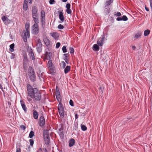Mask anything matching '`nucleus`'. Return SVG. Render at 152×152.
Returning <instances> with one entry per match:
<instances>
[{"instance_id": "8fccbe9b", "label": "nucleus", "mask_w": 152, "mask_h": 152, "mask_svg": "<svg viewBox=\"0 0 152 152\" xmlns=\"http://www.w3.org/2000/svg\"><path fill=\"white\" fill-rule=\"evenodd\" d=\"M16 152H21V149L20 148H17Z\"/></svg>"}, {"instance_id": "f704fd0d", "label": "nucleus", "mask_w": 152, "mask_h": 152, "mask_svg": "<svg viewBox=\"0 0 152 152\" xmlns=\"http://www.w3.org/2000/svg\"><path fill=\"white\" fill-rule=\"evenodd\" d=\"M41 17H45V13L44 11L41 12Z\"/></svg>"}, {"instance_id": "3c124183", "label": "nucleus", "mask_w": 152, "mask_h": 152, "mask_svg": "<svg viewBox=\"0 0 152 152\" xmlns=\"http://www.w3.org/2000/svg\"><path fill=\"white\" fill-rule=\"evenodd\" d=\"M37 152H42V151L41 148H39L37 151Z\"/></svg>"}, {"instance_id": "69168bd1", "label": "nucleus", "mask_w": 152, "mask_h": 152, "mask_svg": "<svg viewBox=\"0 0 152 152\" xmlns=\"http://www.w3.org/2000/svg\"><path fill=\"white\" fill-rule=\"evenodd\" d=\"M64 55L66 57H67V54H64Z\"/></svg>"}, {"instance_id": "cd10ccee", "label": "nucleus", "mask_w": 152, "mask_h": 152, "mask_svg": "<svg viewBox=\"0 0 152 152\" xmlns=\"http://www.w3.org/2000/svg\"><path fill=\"white\" fill-rule=\"evenodd\" d=\"M81 128L82 130L85 131L87 130L86 127L84 125H81Z\"/></svg>"}, {"instance_id": "bb28decb", "label": "nucleus", "mask_w": 152, "mask_h": 152, "mask_svg": "<svg viewBox=\"0 0 152 152\" xmlns=\"http://www.w3.org/2000/svg\"><path fill=\"white\" fill-rule=\"evenodd\" d=\"M34 133L33 131H31L29 134V137L30 138H32L34 136Z\"/></svg>"}, {"instance_id": "680f3d73", "label": "nucleus", "mask_w": 152, "mask_h": 152, "mask_svg": "<svg viewBox=\"0 0 152 152\" xmlns=\"http://www.w3.org/2000/svg\"><path fill=\"white\" fill-rule=\"evenodd\" d=\"M49 141L48 140L46 142V143L47 145H48L49 144Z\"/></svg>"}, {"instance_id": "1a4fd4ad", "label": "nucleus", "mask_w": 152, "mask_h": 152, "mask_svg": "<svg viewBox=\"0 0 152 152\" xmlns=\"http://www.w3.org/2000/svg\"><path fill=\"white\" fill-rule=\"evenodd\" d=\"M32 17H37V9L35 7H33L32 9Z\"/></svg>"}, {"instance_id": "0e129e2a", "label": "nucleus", "mask_w": 152, "mask_h": 152, "mask_svg": "<svg viewBox=\"0 0 152 152\" xmlns=\"http://www.w3.org/2000/svg\"><path fill=\"white\" fill-rule=\"evenodd\" d=\"M67 0H62V1L63 2H66L67 1Z\"/></svg>"}, {"instance_id": "c756f323", "label": "nucleus", "mask_w": 152, "mask_h": 152, "mask_svg": "<svg viewBox=\"0 0 152 152\" xmlns=\"http://www.w3.org/2000/svg\"><path fill=\"white\" fill-rule=\"evenodd\" d=\"M128 18L126 15H123L122 17V20L126 21L128 20Z\"/></svg>"}, {"instance_id": "5fc2aeb1", "label": "nucleus", "mask_w": 152, "mask_h": 152, "mask_svg": "<svg viewBox=\"0 0 152 152\" xmlns=\"http://www.w3.org/2000/svg\"><path fill=\"white\" fill-rule=\"evenodd\" d=\"M60 95V93L59 91H56V96Z\"/></svg>"}, {"instance_id": "f03ea898", "label": "nucleus", "mask_w": 152, "mask_h": 152, "mask_svg": "<svg viewBox=\"0 0 152 152\" xmlns=\"http://www.w3.org/2000/svg\"><path fill=\"white\" fill-rule=\"evenodd\" d=\"M29 28V25H26V30H23V33L21 34L23 39L25 42H27V38L29 37L30 36Z\"/></svg>"}, {"instance_id": "37998d69", "label": "nucleus", "mask_w": 152, "mask_h": 152, "mask_svg": "<svg viewBox=\"0 0 152 152\" xmlns=\"http://www.w3.org/2000/svg\"><path fill=\"white\" fill-rule=\"evenodd\" d=\"M45 17H41V20L42 23H45Z\"/></svg>"}, {"instance_id": "4c0bfd02", "label": "nucleus", "mask_w": 152, "mask_h": 152, "mask_svg": "<svg viewBox=\"0 0 152 152\" xmlns=\"http://www.w3.org/2000/svg\"><path fill=\"white\" fill-rule=\"evenodd\" d=\"M121 13L119 12H118L117 13H115L114 14V15L116 17L118 16H121Z\"/></svg>"}, {"instance_id": "39448f33", "label": "nucleus", "mask_w": 152, "mask_h": 152, "mask_svg": "<svg viewBox=\"0 0 152 152\" xmlns=\"http://www.w3.org/2000/svg\"><path fill=\"white\" fill-rule=\"evenodd\" d=\"M39 32L38 25L34 24L32 26V32L35 34H37Z\"/></svg>"}, {"instance_id": "49530a36", "label": "nucleus", "mask_w": 152, "mask_h": 152, "mask_svg": "<svg viewBox=\"0 0 152 152\" xmlns=\"http://www.w3.org/2000/svg\"><path fill=\"white\" fill-rule=\"evenodd\" d=\"M32 0H25L24 1L27 2H28L30 4H31L32 2Z\"/></svg>"}, {"instance_id": "f3484780", "label": "nucleus", "mask_w": 152, "mask_h": 152, "mask_svg": "<svg viewBox=\"0 0 152 152\" xmlns=\"http://www.w3.org/2000/svg\"><path fill=\"white\" fill-rule=\"evenodd\" d=\"M51 36L55 39H56L59 37V34L58 33L54 32L52 34Z\"/></svg>"}, {"instance_id": "f257e3e1", "label": "nucleus", "mask_w": 152, "mask_h": 152, "mask_svg": "<svg viewBox=\"0 0 152 152\" xmlns=\"http://www.w3.org/2000/svg\"><path fill=\"white\" fill-rule=\"evenodd\" d=\"M27 88V98L29 102L32 101V99L34 101H39L41 99V94L38 89L33 88L30 84H28Z\"/></svg>"}, {"instance_id": "20e7f679", "label": "nucleus", "mask_w": 152, "mask_h": 152, "mask_svg": "<svg viewBox=\"0 0 152 152\" xmlns=\"http://www.w3.org/2000/svg\"><path fill=\"white\" fill-rule=\"evenodd\" d=\"M58 109L61 118H63L64 114V108L63 107V105L61 102H59V103Z\"/></svg>"}, {"instance_id": "9d476101", "label": "nucleus", "mask_w": 152, "mask_h": 152, "mask_svg": "<svg viewBox=\"0 0 152 152\" xmlns=\"http://www.w3.org/2000/svg\"><path fill=\"white\" fill-rule=\"evenodd\" d=\"M59 13V18L61 22H63L64 20V17L63 16V12H62L59 11H58Z\"/></svg>"}, {"instance_id": "aec40b11", "label": "nucleus", "mask_w": 152, "mask_h": 152, "mask_svg": "<svg viewBox=\"0 0 152 152\" xmlns=\"http://www.w3.org/2000/svg\"><path fill=\"white\" fill-rule=\"evenodd\" d=\"M70 66H67L64 70L65 73L66 74L67 73L70 71Z\"/></svg>"}, {"instance_id": "c03bdc74", "label": "nucleus", "mask_w": 152, "mask_h": 152, "mask_svg": "<svg viewBox=\"0 0 152 152\" xmlns=\"http://www.w3.org/2000/svg\"><path fill=\"white\" fill-rule=\"evenodd\" d=\"M55 2L54 0H50L49 1V3L50 4H53Z\"/></svg>"}, {"instance_id": "423d86ee", "label": "nucleus", "mask_w": 152, "mask_h": 152, "mask_svg": "<svg viewBox=\"0 0 152 152\" xmlns=\"http://www.w3.org/2000/svg\"><path fill=\"white\" fill-rule=\"evenodd\" d=\"M48 67L49 68L50 71V73H52L54 72V67L53 66L52 61L51 60H50L48 61Z\"/></svg>"}, {"instance_id": "6e6552de", "label": "nucleus", "mask_w": 152, "mask_h": 152, "mask_svg": "<svg viewBox=\"0 0 152 152\" xmlns=\"http://www.w3.org/2000/svg\"><path fill=\"white\" fill-rule=\"evenodd\" d=\"M45 119L44 117L43 116L40 117L39 118V126H43L45 124Z\"/></svg>"}, {"instance_id": "4be33fe9", "label": "nucleus", "mask_w": 152, "mask_h": 152, "mask_svg": "<svg viewBox=\"0 0 152 152\" xmlns=\"http://www.w3.org/2000/svg\"><path fill=\"white\" fill-rule=\"evenodd\" d=\"M141 35H142V34H141V32H138L137 33H136L135 34V36H134V38L136 39H137L138 38H139L141 36Z\"/></svg>"}, {"instance_id": "864d4df0", "label": "nucleus", "mask_w": 152, "mask_h": 152, "mask_svg": "<svg viewBox=\"0 0 152 152\" xmlns=\"http://www.w3.org/2000/svg\"><path fill=\"white\" fill-rule=\"evenodd\" d=\"M20 128L21 129L24 130L26 129L25 126L23 125H21L20 126Z\"/></svg>"}, {"instance_id": "72a5a7b5", "label": "nucleus", "mask_w": 152, "mask_h": 152, "mask_svg": "<svg viewBox=\"0 0 152 152\" xmlns=\"http://www.w3.org/2000/svg\"><path fill=\"white\" fill-rule=\"evenodd\" d=\"M37 44L42 45L41 40L40 39H37Z\"/></svg>"}, {"instance_id": "473e14b6", "label": "nucleus", "mask_w": 152, "mask_h": 152, "mask_svg": "<svg viewBox=\"0 0 152 152\" xmlns=\"http://www.w3.org/2000/svg\"><path fill=\"white\" fill-rule=\"evenodd\" d=\"M62 50L63 53H65L66 52V47L65 46H63L62 48Z\"/></svg>"}, {"instance_id": "58836bf2", "label": "nucleus", "mask_w": 152, "mask_h": 152, "mask_svg": "<svg viewBox=\"0 0 152 152\" xmlns=\"http://www.w3.org/2000/svg\"><path fill=\"white\" fill-rule=\"evenodd\" d=\"M11 55L10 56V58L11 59H13L15 58V55L13 53H11Z\"/></svg>"}, {"instance_id": "774afa93", "label": "nucleus", "mask_w": 152, "mask_h": 152, "mask_svg": "<svg viewBox=\"0 0 152 152\" xmlns=\"http://www.w3.org/2000/svg\"><path fill=\"white\" fill-rule=\"evenodd\" d=\"M24 68L25 69H26L25 68H26V67H25V66L24 67Z\"/></svg>"}, {"instance_id": "6ab92c4d", "label": "nucleus", "mask_w": 152, "mask_h": 152, "mask_svg": "<svg viewBox=\"0 0 152 152\" xmlns=\"http://www.w3.org/2000/svg\"><path fill=\"white\" fill-rule=\"evenodd\" d=\"M113 0H107L105 3V7L110 5L111 3L113 2Z\"/></svg>"}, {"instance_id": "c9c22d12", "label": "nucleus", "mask_w": 152, "mask_h": 152, "mask_svg": "<svg viewBox=\"0 0 152 152\" xmlns=\"http://www.w3.org/2000/svg\"><path fill=\"white\" fill-rule=\"evenodd\" d=\"M64 26L61 24H59L58 26V28L60 29H62L64 28Z\"/></svg>"}, {"instance_id": "a878e982", "label": "nucleus", "mask_w": 152, "mask_h": 152, "mask_svg": "<svg viewBox=\"0 0 152 152\" xmlns=\"http://www.w3.org/2000/svg\"><path fill=\"white\" fill-rule=\"evenodd\" d=\"M150 33V31L149 30H147L144 31V35L145 36H147L149 35Z\"/></svg>"}, {"instance_id": "bf43d9fd", "label": "nucleus", "mask_w": 152, "mask_h": 152, "mask_svg": "<svg viewBox=\"0 0 152 152\" xmlns=\"http://www.w3.org/2000/svg\"><path fill=\"white\" fill-rule=\"evenodd\" d=\"M145 9L146 10L148 11H149V9L147 7H146L145 6Z\"/></svg>"}, {"instance_id": "393cba45", "label": "nucleus", "mask_w": 152, "mask_h": 152, "mask_svg": "<svg viewBox=\"0 0 152 152\" xmlns=\"http://www.w3.org/2000/svg\"><path fill=\"white\" fill-rule=\"evenodd\" d=\"M15 46V44L14 43H13L11 45H10V51L11 52H13L14 50V48Z\"/></svg>"}, {"instance_id": "0eeeda50", "label": "nucleus", "mask_w": 152, "mask_h": 152, "mask_svg": "<svg viewBox=\"0 0 152 152\" xmlns=\"http://www.w3.org/2000/svg\"><path fill=\"white\" fill-rule=\"evenodd\" d=\"M104 36L103 35L102 37L99 38L98 40L97 41V44L99 46H102L104 43Z\"/></svg>"}, {"instance_id": "a211bd4d", "label": "nucleus", "mask_w": 152, "mask_h": 152, "mask_svg": "<svg viewBox=\"0 0 152 152\" xmlns=\"http://www.w3.org/2000/svg\"><path fill=\"white\" fill-rule=\"evenodd\" d=\"M33 117L34 119H37L38 118V113L35 110H33Z\"/></svg>"}, {"instance_id": "f8f14e48", "label": "nucleus", "mask_w": 152, "mask_h": 152, "mask_svg": "<svg viewBox=\"0 0 152 152\" xmlns=\"http://www.w3.org/2000/svg\"><path fill=\"white\" fill-rule=\"evenodd\" d=\"M42 45L37 44V49L38 52L40 53L42 51Z\"/></svg>"}, {"instance_id": "79ce46f5", "label": "nucleus", "mask_w": 152, "mask_h": 152, "mask_svg": "<svg viewBox=\"0 0 152 152\" xmlns=\"http://www.w3.org/2000/svg\"><path fill=\"white\" fill-rule=\"evenodd\" d=\"M69 104L70 105L72 106H74V104L73 101L72 100H70L69 101Z\"/></svg>"}, {"instance_id": "052dcab7", "label": "nucleus", "mask_w": 152, "mask_h": 152, "mask_svg": "<svg viewBox=\"0 0 152 152\" xmlns=\"http://www.w3.org/2000/svg\"><path fill=\"white\" fill-rule=\"evenodd\" d=\"M132 48L134 50L136 49V47L135 46H132Z\"/></svg>"}, {"instance_id": "6e6d98bb", "label": "nucleus", "mask_w": 152, "mask_h": 152, "mask_svg": "<svg viewBox=\"0 0 152 152\" xmlns=\"http://www.w3.org/2000/svg\"><path fill=\"white\" fill-rule=\"evenodd\" d=\"M0 88L1 89L2 91L4 92V91L3 89L2 86L1 84H0Z\"/></svg>"}, {"instance_id": "7ed1b4c3", "label": "nucleus", "mask_w": 152, "mask_h": 152, "mask_svg": "<svg viewBox=\"0 0 152 152\" xmlns=\"http://www.w3.org/2000/svg\"><path fill=\"white\" fill-rule=\"evenodd\" d=\"M28 75L31 80L34 81L36 79L35 73L33 68L30 66L28 68Z\"/></svg>"}, {"instance_id": "2eb2a0df", "label": "nucleus", "mask_w": 152, "mask_h": 152, "mask_svg": "<svg viewBox=\"0 0 152 152\" xmlns=\"http://www.w3.org/2000/svg\"><path fill=\"white\" fill-rule=\"evenodd\" d=\"M99 45H98L96 44H94L93 47V50L95 51H99Z\"/></svg>"}, {"instance_id": "a18cd8bd", "label": "nucleus", "mask_w": 152, "mask_h": 152, "mask_svg": "<svg viewBox=\"0 0 152 152\" xmlns=\"http://www.w3.org/2000/svg\"><path fill=\"white\" fill-rule=\"evenodd\" d=\"M66 7L67 9H69L70 7V4L69 3L67 4L66 6Z\"/></svg>"}, {"instance_id": "e2e57ef3", "label": "nucleus", "mask_w": 152, "mask_h": 152, "mask_svg": "<svg viewBox=\"0 0 152 152\" xmlns=\"http://www.w3.org/2000/svg\"><path fill=\"white\" fill-rule=\"evenodd\" d=\"M56 91H59L58 88L57 87L56 88Z\"/></svg>"}, {"instance_id": "09e8293b", "label": "nucleus", "mask_w": 152, "mask_h": 152, "mask_svg": "<svg viewBox=\"0 0 152 152\" xmlns=\"http://www.w3.org/2000/svg\"><path fill=\"white\" fill-rule=\"evenodd\" d=\"M116 20H117V21H120L122 20V18L120 17H118V18H116Z\"/></svg>"}, {"instance_id": "a19ab883", "label": "nucleus", "mask_w": 152, "mask_h": 152, "mask_svg": "<svg viewBox=\"0 0 152 152\" xmlns=\"http://www.w3.org/2000/svg\"><path fill=\"white\" fill-rule=\"evenodd\" d=\"M60 44H61L60 42H57L56 44V48H58L60 46Z\"/></svg>"}, {"instance_id": "9b49d317", "label": "nucleus", "mask_w": 152, "mask_h": 152, "mask_svg": "<svg viewBox=\"0 0 152 152\" xmlns=\"http://www.w3.org/2000/svg\"><path fill=\"white\" fill-rule=\"evenodd\" d=\"M20 103L25 113H26L27 112V108L24 102L22 101H20Z\"/></svg>"}, {"instance_id": "5701e85b", "label": "nucleus", "mask_w": 152, "mask_h": 152, "mask_svg": "<svg viewBox=\"0 0 152 152\" xmlns=\"http://www.w3.org/2000/svg\"><path fill=\"white\" fill-rule=\"evenodd\" d=\"M23 65L24 66L26 62H27L28 61V59L27 57V56L26 55L24 54L23 55Z\"/></svg>"}, {"instance_id": "338daca9", "label": "nucleus", "mask_w": 152, "mask_h": 152, "mask_svg": "<svg viewBox=\"0 0 152 152\" xmlns=\"http://www.w3.org/2000/svg\"><path fill=\"white\" fill-rule=\"evenodd\" d=\"M151 11H152V7H151Z\"/></svg>"}, {"instance_id": "de8ad7c7", "label": "nucleus", "mask_w": 152, "mask_h": 152, "mask_svg": "<svg viewBox=\"0 0 152 152\" xmlns=\"http://www.w3.org/2000/svg\"><path fill=\"white\" fill-rule=\"evenodd\" d=\"M7 18L5 16H3L2 17V19L3 21H5L6 20Z\"/></svg>"}, {"instance_id": "7c9ffc66", "label": "nucleus", "mask_w": 152, "mask_h": 152, "mask_svg": "<svg viewBox=\"0 0 152 152\" xmlns=\"http://www.w3.org/2000/svg\"><path fill=\"white\" fill-rule=\"evenodd\" d=\"M69 49L70 50V53L71 54H73L74 52V50L73 48L72 47H70L69 48Z\"/></svg>"}, {"instance_id": "4d7b16f0", "label": "nucleus", "mask_w": 152, "mask_h": 152, "mask_svg": "<svg viewBox=\"0 0 152 152\" xmlns=\"http://www.w3.org/2000/svg\"><path fill=\"white\" fill-rule=\"evenodd\" d=\"M150 5L151 7H152V0H150Z\"/></svg>"}, {"instance_id": "b1692460", "label": "nucleus", "mask_w": 152, "mask_h": 152, "mask_svg": "<svg viewBox=\"0 0 152 152\" xmlns=\"http://www.w3.org/2000/svg\"><path fill=\"white\" fill-rule=\"evenodd\" d=\"M37 17H33V20L35 23L34 24H36L37 25H38V23H39V20L37 18Z\"/></svg>"}, {"instance_id": "e433bc0d", "label": "nucleus", "mask_w": 152, "mask_h": 152, "mask_svg": "<svg viewBox=\"0 0 152 152\" xmlns=\"http://www.w3.org/2000/svg\"><path fill=\"white\" fill-rule=\"evenodd\" d=\"M66 12H67V13L68 14H70L72 12V11L70 10V8L67 9L66 10Z\"/></svg>"}, {"instance_id": "2f4dec72", "label": "nucleus", "mask_w": 152, "mask_h": 152, "mask_svg": "<svg viewBox=\"0 0 152 152\" xmlns=\"http://www.w3.org/2000/svg\"><path fill=\"white\" fill-rule=\"evenodd\" d=\"M56 98L58 101L59 102L61 101L60 95L56 96Z\"/></svg>"}, {"instance_id": "603ef678", "label": "nucleus", "mask_w": 152, "mask_h": 152, "mask_svg": "<svg viewBox=\"0 0 152 152\" xmlns=\"http://www.w3.org/2000/svg\"><path fill=\"white\" fill-rule=\"evenodd\" d=\"M60 135L62 138H64V134H63V133L62 132H61L60 133Z\"/></svg>"}, {"instance_id": "ea45409f", "label": "nucleus", "mask_w": 152, "mask_h": 152, "mask_svg": "<svg viewBox=\"0 0 152 152\" xmlns=\"http://www.w3.org/2000/svg\"><path fill=\"white\" fill-rule=\"evenodd\" d=\"M30 145L31 146H33L34 144V141L32 139L29 140Z\"/></svg>"}, {"instance_id": "c85d7f7f", "label": "nucleus", "mask_w": 152, "mask_h": 152, "mask_svg": "<svg viewBox=\"0 0 152 152\" xmlns=\"http://www.w3.org/2000/svg\"><path fill=\"white\" fill-rule=\"evenodd\" d=\"M66 65V63L64 61H63L61 62V66L63 68H65Z\"/></svg>"}, {"instance_id": "13d9d810", "label": "nucleus", "mask_w": 152, "mask_h": 152, "mask_svg": "<svg viewBox=\"0 0 152 152\" xmlns=\"http://www.w3.org/2000/svg\"><path fill=\"white\" fill-rule=\"evenodd\" d=\"M75 119H77L78 118V115L77 114H75Z\"/></svg>"}, {"instance_id": "ddd939ff", "label": "nucleus", "mask_w": 152, "mask_h": 152, "mask_svg": "<svg viewBox=\"0 0 152 152\" xmlns=\"http://www.w3.org/2000/svg\"><path fill=\"white\" fill-rule=\"evenodd\" d=\"M28 52L30 54L33 60H34L35 59V57L34 56L33 51L31 48H30L28 50Z\"/></svg>"}, {"instance_id": "dca6fc26", "label": "nucleus", "mask_w": 152, "mask_h": 152, "mask_svg": "<svg viewBox=\"0 0 152 152\" xmlns=\"http://www.w3.org/2000/svg\"><path fill=\"white\" fill-rule=\"evenodd\" d=\"M75 143V140L74 139L72 138L69 140V146L71 147L73 146Z\"/></svg>"}, {"instance_id": "4468645a", "label": "nucleus", "mask_w": 152, "mask_h": 152, "mask_svg": "<svg viewBox=\"0 0 152 152\" xmlns=\"http://www.w3.org/2000/svg\"><path fill=\"white\" fill-rule=\"evenodd\" d=\"M43 40L45 44L47 46H48L50 45V41L47 37L45 38Z\"/></svg>"}, {"instance_id": "412c9836", "label": "nucleus", "mask_w": 152, "mask_h": 152, "mask_svg": "<svg viewBox=\"0 0 152 152\" xmlns=\"http://www.w3.org/2000/svg\"><path fill=\"white\" fill-rule=\"evenodd\" d=\"M27 3V2H26V1H24V2L23 5V9L25 11H26L27 10L28 6Z\"/></svg>"}]
</instances>
